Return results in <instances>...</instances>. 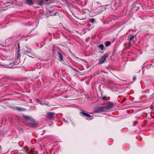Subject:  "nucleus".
<instances>
[{
    "label": "nucleus",
    "instance_id": "f257e3e1",
    "mask_svg": "<svg viewBox=\"0 0 154 154\" xmlns=\"http://www.w3.org/2000/svg\"><path fill=\"white\" fill-rule=\"evenodd\" d=\"M105 111L104 107H97L94 108V111L96 112H100Z\"/></svg>",
    "mask_w": 154,
    "mask_h": 154
},
{
    "label": "nucleus",
    "instance_id": "f03ea898",
    "mask_svg": "<svg viewBox=\"0 0 154 154\" xmlns=\"http://www.w3.org/2000/svg\"><path fill=\"white\" fill-rule=\"evenodd\" d=\"M108 57V56L105 55L101 57L99 60V63L100 64H102L106 60Z\"/></svg>",
    "mask_w": 154,
    "mask_h": 154
},
{
    "label": "nucleus",
    "instance_id": "7ed1b4c3",
    "mask_svg": "<svg viewBox=\"0 0 154 154\" xmlns=\"http://www.w3.org/2000/svg\"><path fill=\"white\" fill-rule=\"evenodd\" d=\"M113 104L112 103H109L106 105L104 107L105 110V109H109L112 108L113 106Z\"/></svg>",
    "mask_w": 154,
    "mask_h": 154
},
{
    "label": "nucleus",
    "instance_id": "20e7f679",
    "mask_svg": "<svg viewBox=\"0 0 154 154\" xmlns=\"http://www.w3.org/2000/svg\"><path fill=\"white\" fill-rule=\"evenodd\" d=\"M54 113L53 112H48L47 114L48 118L51 119L54 118Z\"/></svg>",
    "mask_w": 154,
    "mask_h": 154
},
{
    "label": "nucleus",
    "instance_id": "39448f33",
    "mask_svg": "<svg viewBox=\"0 0 154 154\" xmlns=\"http://www.w3.org/2000/svg\"><path fill=\"white\" fill-rule=\"evenodd\" d=\"M135 37L134 35H131V36L129 38V44L130 45L131 44V42H132L133 43H134L135 42L134 41H133V40L134 39Z\"/></svg>",
    "mask_w": 154,
    "mask_h": 154
},
{
    "label": "nucleus",
    "instance_id": "423d86ee",
    "mask_svg": "<svg viewBox=\"0 0 154 154\" xmlns=\"http://www.w3.org/2000/svg\"><path fill=\"white\" fill-rule=\"evenodd\" d=\"M58 54L59 57V59L61 61H63V56L61 53L60 52H59L58 53Z\"/></svg>",
    "mask_w": 154,
    "mask_h": 154
},
{
    "label": "nucleus",
    "instance_id": "0eeeda50",
    "mask_svg": "<svg viewBox=\"0 0 154 154\" xmlns=\"http://www.w3.org/2000/svg\"><path fill=\"white\" fill-rule=\"evenodd\" d=\"M14 65V62H10L9 64L6 65V67L8 68H13V66Z\"/></svg>",
    "mask_w": 154,
    "mask_h": 154
},
{
    "label": "nucleus",
    "instance_id": "6e6552de",
    "mask_svg": "<svg viewBox=\"0 0 154 154\" xmlns=\"http://www.w3.org/2000/svg\"><path fill=\"white\" fill-rule=\"evenodd\" d=\"M23 118L26 120L29 121L32 118L30 116L27 115H24Z\"/></svg>",
    "mask_w": 154,
    "mask_h": 154
},
{
    "label": "nucleus",
    "instance_id": "1a4fd4ad",
    "mask_svg": "<svg viewBox=\"0 0 154 154\" xmlns=\"http://www.w3.org/2000/svg\"><path fill=\"white\" fill-rule=\"evenodd\" d=\"M48 102H46L45 101H40L39 102L40 104L42 105H48Z\"/></svg>",
    "mask_w": 154,
    "mask_h": 154
},
{
    "label": "nucleus",
    "instance_id": "9d476101",
    "mask_svg": "<svg viewBox=\"0 0 154 154\" xmlns=\"http://www.w3.org/2000/svg\"><path fill=\"white\" fill-rule=\"evenodd\" d=\"M31 125L32 126H34L35 125V120L32 118H31L30 120L29 121Z\"/></svg>",
    "mask_w": 154,
    "mask_h": 154
},
{
    "label": "nucleus",
    "instance_id": "9b49d317",
    "mask_svg": "<svg viewBox=\"0 0 154 154\" xmlns=\"http://www.w3.org/2000/svg\"><path fill=\"white\" fill-rule=\"evenodd\" d=\"M81 113L82 114L83 116H86L88 117H90V115H89V114L86 113L84 112H81Z\"/></svg>",
    "mask_w": 154,
    "mask_h": 154
},
{
    "label": "nucleus",
    "instance_id": "f8f14e48",
    "mask_svg": "<svg viewBox=\"0 0 154 154\" xmlns=\"http://www.w3.org/2000/svg\"><path fill=\"white\" fill-rule=\"evenodd\" d=\"M111 44V42L110 41H107L105 43V45L106 47H108Z\"/></svg>",
    "mask_w": 154,
    "mask_h": 154
},
{
    "label": "nucleus",
    "instance_id": "ddd939ff",
    "mask_svg": "<svg viewBox=\"0 0 154 154\" xmlns=\"http://www.w3.org/2000/svg\"><path fill=\"white\" fill-rule=\"evenodd\" d=\"M48 14L49 13H51V14H50L51 16H54L56 15L57 13L56 12H51V11H49L47 12Z\"/></svg>",
    "mask_w": 154,
    "mask_h": 154
},
{
    "label": "nucleus",
    "instance_id": "4468645a",
    "mask_svg": "<svg viewBox=\"0 0 154 154\" xmlns=\"http://www.w3.org/2000/svg\"><path fill=\"white\" fill-rule=\"evenodd\" d=\"M104 45L103 44H100L98 45V48L102 50L103 51L104 48Z\"/></svg>",
    "mask_w": 154,
    "mask_h": 154
},
{
    "label": "nucleus",
    "instance_id": "2eb2a0df",
    "mask_svg": "<svg viewBox=\"0 0 154 154\" xmlns=\"http://www.w3.org/2000/svg\"><path fill=\"white\" fill-rule=\"evenodd\" d=\"M26 1L27 4L29 5H31L33 3L32 0H26Z\"/></svg>",
    "mask_w": 154,
    "mask_h": 154
},
{
    "label": "nucleus",
    "instance_id": "dca6fc26",
    "mask_svg": "<svg viewBox=\"0 0 154 154\" xmlns=\"http://www.w3.org/2000/svg\"><path fill=\"white\" fill-rule=\"evenodd\" d=\"M95 19L94 18H91V19H90V22L92 23H94V21H95Z\"/></svg>",
    "mask_w": 154,
    "mask_h": 154
},
{
    "label": "nucleus",
    "instance_id": "f3484780",
    "mask_svg": "<svg viewBox=\"0 0 154 154\" xmlns=\"http://www.w3.org/2000/svg\"><path fill=\"white\" fill-rule=\"evenodd\" d=\"M17 109L18 110H19V111L23 110V109L22 108H20V107H17Z\"/></svg>",
    "mask_w": 154,
    "mask_h": 154
},
{
    "label": "nucleus",
    "instance_id": "a211bd4d",
    "mask_svg": "<svg viewBox=\"0 0 154 154\" xmlns=\"http://www.w3.org/2000/svg\"><path fill=\"white\" fill-rule=\"evenodd\" d=\"M70 67L73 70H74L75 71L77 72V70L76 69L72 67V66H71Z\"/></svg>",
    "mask_w": 154,
    "mask_h": 154
},
{
    "label": "nucleus",
    "instance_id": "6ab92c4d",
    "mask_svg": "<svg viewBox=\"0 0 154 154\" xmlns=\"http://www.w3.org/2000/svg\"><path fill=\"white\" fill-rule=\"evenodd\" d=\"M91 29L88 28L86 29V30L87 31H89Z\"/></svg>",
    "mask_w": 154,
    "mask_h": 154
},
{
    "label": "nucleus",
    "instance_id": "aec40b11",
    "mask_svg": "<svg viewBox=\"0 0 154 154\" xmlns=\"http://www.w3.org/2000/svg\"><path fill=\"white\" fill-rule=\"evenodd\" d=\"M43 3V2L42 1H40V2H39V5H41Z\"/></svg>",
    "mask_w": 154,
    "mask_h": 154
},
{
    "label": "nucleus",
    "instance_id": "412c9836",
    "mask_svg": "<svg viewBox=\"0 0 154 154\" xmlns=\"http://www.w3.org/2000/svg\"><path fill=\"white\" fill-rule=\"evenodd\" d=\"M133 79L134 81H135L136 80V77H134L133 78Z\"/></svg>",
    "mask_w": 154,
    "mask_h": 154
},
{
    "label": "nucleus",
    "instance_id": "4be33fe9",
    "mask_svg": "<svg viewBox=\"0 0 154 154\" xmlns=\"http://www.w3.org/2000/svg\"><path fill=\"white\" fill-rule=\"evenodd\" d=\"M91 26V24H88V27H90Z\"/></svg>",
    "mask_w": 154,
    "mask_h": 154
},
{
    "label": "nucleus",
    "instance_id": "5701e85b",
    "mask_svg": "<svg viewBox=\"0 0 154 154\" xmlns=\"http://www.w3.org/2000/svg\"><path fill=\"white\" fill-rule=\"evenodd\" d=\"M18 48H19V44H18Z\"/></svg>",
    "mask_w": 154,
    "mask_h": 154
},
{
    "label": "nucleus",
    "instance_id": "b1692460",
    "mask_svg": "<svg viewBox=\"0 0 154 154\" xmlns=\"http://www.w3.org/2000/svg\"><path fill=\"white\" fill-rule=\"evenodd\" d=\"M45 1H48V0H45Z\"/></svg>",
    "mask_w": 154,
    "mask_h": 154
}]
</instances>
